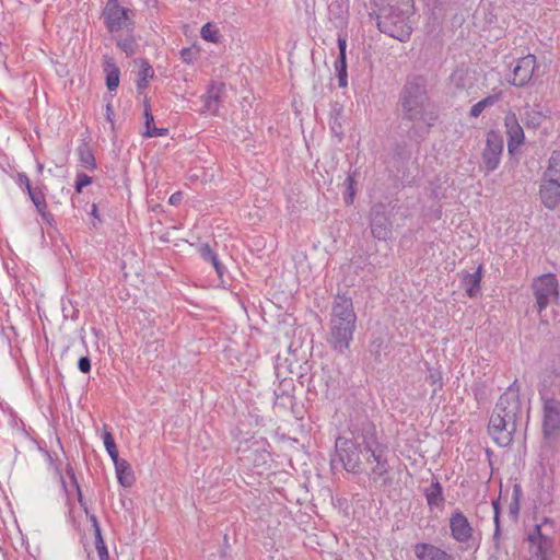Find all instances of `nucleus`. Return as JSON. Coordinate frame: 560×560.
I'll use <instances>...</instances> for the list:
<instances>
[{
  "instance_id": "1",
  "label": "nucleus",
  "mask_w": 560,
  "mask_h": 560,
  "mask_svg": "<svg viewBox=\"0 0 560 560\" xmlns=\"http://www.w3.org/2000/svg\"><path fill=\"white\" fill-rule=\"evenodd\" d=\"M335 450L348 472L361 474L363 462L375 463L371 469L374 479L389 472L388 446L380 441L375 423L363 412L350 416L347 430L336 439Z\"/></svg>"
},
{
  "instance_id": "2",
  "label": "nucleus",
  "mask_w": 560,
  "mask_h": 560,
  "mask_svg": "<svg viewBox=\"0 0 560 560\" xmlns=\"http://www.w3.org/2000/svg\"><path fill=\"white\" fill-rule=\"evenodd\" d=\"M402 122L410 124V139H423L439 115L427 93V80L422 75L408 78L399 96Z\"/></svg>"
},
{
  "instance_id": "3",
  "label": "nucleus",
  "mask_w": 560,
  "mask_h": 560,
  "mask_svg": "<svg viewBox=\"0 0 560 560\" xmlns=\"http://www.w3.org/2000/svg\"><path fill=\"white\" fill-rule=\"evenodd\" d=\"M514 385L499 397L488 424V433L500 447L512 443L521 412V400Z\"/></svg>"
},
{
  "instance_id": "4",
  "label": "nucleus",
  "mask_w": 560,
  "mask_h": 560,
  "mask_svg": "<svg viewBox=\"0 0 560 560\" xmlns=\"http://www.w3.org/2000/svg\"><path fill=\"white\" fill-rule=\"evenodd\" d=\"M542 401V431L545 440L552 446L560 443V384L552 376L545 377L539 385Z\"/></svg>"
},
{
  "instance_id": "5",
  "label": "nucleus",
  "mask_w": 560,
  "mask_h": 560,
  "mask_svg": "<svg viewBox=\"0 0 560 560\" xmlns=\"http://www.w3.org/2000/svg\"><path fill=\"white\" fill-rule=\"evenodd\" d=\"M413 13L411 0L402 2L400 5L390 4L380 9L375 16L378 30L400 42L408 39L412 32L410 16Z\"/></svg>"
},
{
  "instance_id": "6",
  "label": "nucleus",
  "mask_w": 560,
  "mask_h": 560,
  "mask_svg": "<svg viewBox=\"0 0 560 560\" xmlns=\"http://www.w3.org/2000/svg\"><path fill=\"white\" fill-rule=\"evenodd\" d=\"M533 295L539 313L546 310L553 301L559 299V282L553 273H545L532 282Z\"/></svg>"
},
{
  "instance_id": "7",
  "label": "nucleus",
  "mask_w": 560,
  "mask_h": 560,
  "mask_svg": "<svg viewBox=\"0 0 560 560\" xmlns=\"http://www.w3.org/2000/svg\"><path fill=\"white\" fill-rule=\"evenodd\" d=\"M355 328L357 320H337L336 318H329L327 342L330 348L341 354L349 350Z\"/></svg>"
},
{
  "instance_id": "8",
  "label": "nucleus",
  "mask_w": 560,
  "mask_h": 560,
  "mask_svg": "<svg viewBox=\"0 0 560 560\" xmlns=\"http://www.w3.org/2000/svg\"><path fill=\"white\" fill-rule=\"evenodd\" d=\"M547 525L552 526V522L545 518L542 524H536L528 530L527 541L532 553L529 560H548L552 553L553 541L549 534L542 530Z\"/></svg>"
},
{
  "instance_id": "9",
  "label": "nucleus",
  "mask_w": 560,
  "mask_h": 560,
  "mask_svg": "<svg viewBox=\"0 0 560 560\" xmlns=\"http://www.w3.org/2000/svg\"><path fill=\"white\" fill-rule=\"evenodd\" d=\"M504 150L503 136L499 130L491 129L486 133L485 148L481 152V167L485 174L494 172L502 159Z\"/></svg>"
},
{
  "instance_id": "10",
  "label": "nucleus",
  "mask_w": 560,
  "mask_h": 560,
  "mask_svg": "<svg viewBox=\"0 0 560 560\" xmlns=\"http://www.w3.org/2000/svg\"><path fill=\"white\" fill-rule=\"evenodd\" d=\"M102 16L109 33L133 27V21L129 16V10L121 7L118 0H107Z\"/></svg>"
},
{
  "instance_id": "11",
  "label": "nucleus",
  "mask_w": 560,
  "mask_h": 560,
  "mask_svg": "<svg viewBox=\"0 0 560 560\" xmlns=\"http://www.w3.org/2000/svg\"><path fill=\"white\" fill-rule=\"evenodd\" d=\"M504 127L508 137V151L514 155L525 142V133L515 113L509 112L504 116Z\"/></svg>"
},
{
  "instance_id": "12",
  "label": "nucleus",
  "mask_w": 560,
  "mask_h": 560,
  "mask_svg": "<svg viewBox=\"0 0 560 560\" xmlns=\"http://www.w3.org/2000/svg\"><path fill=\"white\" fill-rule=\"evenodd\" d=\"M451 537L459 544H468L474 537V528L460 510H455L450 517Z\"/></svg>"
},
{
  "instance_id": "13",
  "label": "nucleus",
  "mask_w": 560,
  "mask_h": 560,
  "mask_svg": "<svg viewBox=\"0 0 560 560\" xmlns=\"http://www.w3.org/2000/svg\"><path fill=\"white\" fill-rule=\"evenodd\" d=\"M371 215L372 235L380 241L388 240L392 236V222L385 213L384 206L373 207Z\"/></svg>"
},
{
  "instance_id": "14",
  "label": "nucleus",
  "mask_w": 560,
  "mask_h": 560,
  "mask_svg": "<svg viewBox=\"0 0 560 560\" xmlns=\"http://www.w3.org/2000/svg\"><path fill=\"white\" fill-rule=\"evenodd\" d=\"M535 68L536 57L534 55L529 54L520 58L513 69V79L511 83L517 88L526 85L532 79Z\"/></svg>"
},
{
  "instance_id": "15",
  "label": "nucleus",
  "mask_w": 560,
  "mask_h": 560,
  "mask_svg": "<svg viewBox=\"0 0 560 560\" xmlns=\"http://www.w3.org/2000/svg\"><path fill=\"white\" fill-rule=\"evenodd\" d=\"M330 318H336L337 320H357L352 298L348 296L346 293H338L331 303Z\"/></svg>"
},
{
  "instance_id": "16",
  "label": "nucleus",
  "mask_w": 560,
  "mask_h": 560,
  "mask_svg": "<svg viewBox=\"0 0 560 560\" xmlns=\"http://www.w3.org/2000/svg\"><path fill=\"white\" fill-rule=\"evenodd\" d=\"M539 198L547 209H556L560 202V183L542 176L539 185Z\"/></svg>"
},
{
  "instance_id": "17",
  "label": "nucleus",
  "mask_w": 560,
  "mask_h": 560,
  "mask_svg": "<svg viewBox=\"0 0 560 560\" xmlns=\"http://www.w3.org/2000/svg\"><path fill=\"white\" fill-rule=\"evenodd\" d=\"M330 380L329 371L320 368L319 370L314 371L307 380V390L315 395L328 397Z\"/></svg>"
},
{
  "instance_id": "18",
  "label": "nucleus",
  "mask_w": 560,
  "mask_h": 560,
  "mask_svg": "<svg viewBox=\"0 0 560 560\" xmlns=\"http://www.w3.org/2000/svg\"><path fill=\"white\" fill-rule=\"evenodd\" d=\"M418 560H455L454 556L438 546L419 542L415 546Z\"/></svg>"
},
{
  "instance_id": "19",
  "label": "nucleus",
  "mask_w": 560,
  "mask_h": 560,
  "mask_svg": "<svg viewBox=\"0 0 560 560\" xmlns=\"http://www.w3.org/2000/svg\"><path fill=\"white\" fill-rule=\"evenodd\" d=\"M483 267L480 265L472 273L462 271L459 273L462 287L469 298H475L480 291V282L482 279Z\"/></svg>"
},
{
  "instance_id": "20",
  "label": "nucleus",
  "mask_w": 560,
  "mask_h": 560,
  "mask_svg": "<svg viewBox=\"0 0 560 560\" xmlns=\"http://www.w3.org/2000/svg\"><path fill=\"white\" fill-rule=\"evenodd\" d=\"M546 115L539 105H526L521 113V120L528 129H537L545 121Z\"/></svg>"
},
{
  "instance_id": "21",
  "label": "nucleus",
  "mask_w": 560,
  "mask_h": 560,
  "mask_svg": "<svg viewBox=\"0 0 560 560\" xmlns=\"http://www.w3.org/2000/svg\"><path fill=\"white\" fill-rule=\"evenodd\" d=\"M428 506L430 510L442 509L445 503L442 485L438 479L433 480L429 487L423 490Z\"/></svg>"
},
{
  "instance_id": "22",
  "label": "nucleus",
  "mask_w": 560,
  "mask_h": 560,
  "mask_svg": "<svg viewBox=\"0 0 560 560\" xmlns=\"http://www.w3.org/2000/svg\"><path fill=\"white\" fill-rule=\"evenodd\" d=\"M116 476L120 486L130 488L135 483V474L130 464L122 458L114 460Z\"/></svg>"
},
{
  "instance_id": "23",
  "label": "nucleus",
  "mask_w": 560,
  "mask_h": 560,
  "mask_svg": "<svg viewBox=\"0 0 560 560\" xmlns=\"http://www.w3.org/2000/svg\"><path fill=\"white\" fill-rule=\"evenodd\" d=\"M67 474H68V476L70 477L72 488L77 491V494H78V501H79L80 505L84 509V511H85V513H86V515H88V517H89L90 522L92 523V526H93V528H94V534H95V536H96V535H98V534H102V532H101V526H100V523H98V521H97L96 515H94V514H89V512H88V508H86V505H85V503H84V501H83V495H82V492H81V489H80L79 482H78V480H77V477H75V475H74V471H73L72 467H70V466H69V467L67 468Z\"/></svg>"
},
{
  "instance_id": "24",
  "label": "nucleus",
  "mask_w": 560,
  "mask_h": 560,
  "mask_svg": "<svg viewBox=\"0 0 560 560\" xmlns=\"http://www.w3.org/2000/svg\"><path fill=\"white\" fill-rule=\"evenodd\" d=\"M223 89V83H212L209 86L207 94L203 96L205 107L208 112L212 114L218 112L220 95Z\"/></svg>"
},
{
  "instance_id": "25",
  "label": "nucleus",
  "mask_w": 560,
  "mask_h": 560,
  "mask_svg": "<svg viewBox=\"0 0 560 560\" xmlns=\"http://www.w3.org/2000/svg\"><path fill=\"white\" fill-rule=\"evenodd\" d=\"M198 253L203 260L211 262L218 276L222 278L225 272V267L221 264L211 246L208 243H201L198 247Z\"/></svg>"
},
{
  "instance_id": "26",
  "label": "nucleus",
  "mask_w": 560,
  "mask_h": 560,
  "mask_svg": "<svg viewBox=\"0 0 560 560\" xmlns=\"http://www.w3.org/2000/svg\"><path fill=\"white\" fill-rule=\"evenodd\" d=\"M342 113L343 108L338 102L331 105L329 126L332 133L339 139H341L343 136Z\"/></svg>"
},
{
  "instance_id": "27",
  "label": "nucleus",
  "mask_w": 560,
  "mask_h": 560,
  "mask_svg": "<svg viewBox=\"0 0 560 560\" xmlns=\"http://www.w3.org/2000/svg\"><path fill=\"white\" fill-rule=\"evenodd\" d=\"M154 70L147 59H140V70L137 79V89L139 91L148 88L149 81L153 79Z\"/></svg>"
},
{
  "instance_id": "28",
  "label": "nucleus",
  "mask_w": 560,
  "mask_h": 560,
  "mask_svg": "<svg viewBox=\"0 0 560 560\" xmlns=\"http://www.w3.org/2000/svg\"><path fill=\"white\" fill-rule=\"evenodd\" d=\"M542 176L560 183V150L551 153Z\"/></svg>"
},
{
  "instance_id": "29",
  "label": "nucleus",
  "mask_w": 560,
  "mask_h": 560,
  "mask_svg": "<svg viewBox=\"0 0 560 560\" xmlns=\"http://www.w3.org/2000/svg\"><path fill=\"white\" fill-rule=\"evenodd\" d=\"M104 71L106 72V86L108 91H115L119 85L120 70L113 60H107Z\"/></svg>"
},
{
  "instance_id": "30",
  "label": "nucleus",
  "mask_w": 560,
  "mask_h": 560,
  "mask_svg": "<svg viewBox=\"0 0 560 560\" xmlns=\"http://www.w3.org/2000/svg\"><path fill=\"white\" fill-rule=\"evenodd\" d=\"M78 154L79 161L83 167L92 171L96 168L94 154L88 143L84 142L78 148Z\"/></svg>"
},
{
  "instance_id": "31",
  "label": "nucleus",
  "mask_w": 560,
  "mask_h": 560,
  "mask_svg": "<svg viewBox=\"0 0 560 560\" xmlns=\"http://www.w3.org/2000/svg\"><path fill=\"white\" fill-rule=\"evenodd\" d=\"M500 93L498 94H491L487 97L480 100L477 102L472 107L470 108V116L471 117H478L486 108L493 106L495 103L500 100Z\"/></svg>"
},
{
  "instance_id": "32",
  "label": "nucleus",
  "mask_w": 560,
  "mask_h": 560,
  "mask_svg": "<svg viewBox=\"0 0 560 560\" xmlns=\"http://www.w3.org/2000/svg\"><path fill=\"white\" fill-rule=\"evenodd\" d=\"M335 69L338 78V86L346 88L348 85L347 59H337Z\"/></svg>"
},
{
  "instance_id": "33",
  "label": "nucleus",
  "mask_w": 560,
  "mask_h": 560,
  "mask_svg": "<svg viewBox=\"0 0 560 560\" xmlns=\"http://www.w3.org/2000/svg\"><path fill=\"white\" fill-rule=\"evenodd\" d=\"M102 438H103L104 446H105L109 457L112 458V460L114 462V460L118 459L119 458L118 451H117L115 439H114L112 432L105 430Z\"/></svg>"
},
{
  "instance_id": "34",
  "label": "nucleus",
  "mask_w": 560,
  "mask_h": 560,
  "mask_svg": "<svg viewBox=\"0 0 560 560\" xmlns=\"http://www.w3.org/2000/svg\"><path fill=\"white\" fill-rule=\"evenodd\" d=\"M355 173H349L343 183L346 187L345 202L347 205H351L353 202V198L355 196Z\"/></svg>"
},
{
  "instance_id": "35",
  "label": "nucleus",
  "mask_w": 560,
  "mask_h": 560,
  "mask_svg": "<svg viewBox=\"0 0 560 560\" xmlns=\"http://www.w3.org/2000/svg\"><path fill=\"white\" fill-rule=\"evenodd\" d=\"M425 380L433 387L432 397L436 394L438 390L442 389V387H443L442 374L439 370L429 369V373H428Z\"/></svg>"
},
{
  "instance_id": "36",
  "label": "nucleus",
  "mask_w": 560,
  "mask_h": 560,
  "mask_svg": "<svg viewBox=\"0 0 560 560\" xmlns=\"http://www.w3.org/2000/svg\"><path fill=\"white\" fill-rule=\"evenodd\" d=\"M27 194L32 202L34 203L36 210L47 208L45 195L39 188L28 187Z\"/></svg>"
},
{
  "instance_id": "37",
  "label": "nucleus",
  "mask_w": 560,
  "mask_h": 560,
  "mask_svg": "<svg viewBox=\"0 0 560 560\" xmlns=\"http://www.w3.org/2000/svg\"><path fill=\"white\" fill-rule=\"evenodd\" d=\"M116 44L117 47H119L127 56H132L138 46L136 39L131 35L117 39Z\"/></svg>"
},
{
  "instance_id": "38",
  "label": "nucleus",
  "mask_w": 560,
  "mask_h": 560,
  "mask_svg": "<svg viewBox=\"0 0 560 560\" xmlns=\"http://www.w3.org/2000/svg\"><path fill=\"white\" fill-rule=\"evenodd\" d=\"M200 35L202 39L210 42V43H217L218 42V30L217 27L211 23H206L200 31Z\"/></svg>"
},
{
  "instance_id": "39",
  "label": "nucleus",
  "mask_w": 560,
  "mask_h": 560,
  "mask_svg": "<svg viewBox=\"0 0 560 560\" xmlns=\"http://www.w3.org/2000/svg\"><path fill=\"white\" fill-rule=\"evenodd\" d=\"M492 506H493V511H494V533H493V540L495 542V546H498L499 544V539H500V532H501V528H500V502L499 500H494L492 502Z\"/></svg>"
},
{
  "instance_id": "40",
  "label": "nucleus",
  "mask_w": 560,
  "mask_h": 560,
  "mask_svg": "<svg viewBox=\"0 0 560 560\" xmlns=\"http://www.w3.org/2000/svg\"><path fill=\"white\" fill-rule=\"evenodd\" d=\"M384 347V340L382 338H375L370 345V351L374 355L375 361L382 362L381 352Z\"/></svg>"
},
{
  "instance_id": "41",
  "label": "nucleus",
  "mask_w": 560,
  "mask_h": 560,
  "mask_svg": "<svg viewBox=\"0 0 560 560\" xmlns=\"http://www.w3.org/2000/svg\"><path fill=\"white\" fill-rule=\"evenodd\" d=\"M144 125H145V131H150L154 126V117L151 112V106L149 101L144 100Z\"/></svg>"
},
{
  "instance_id": "42",
  "label": "nucleus",
  "mask_w": 560,
  "mask_h": 560,
  "mask_svg": "<svg viewBox=\"0 0 560 560\" xmlns=\"http://www.w3.org/2000/svg\"><path fill=\"white\" fill-rule=\"evenodd\" d=\"M92 183V177L85 173H78L75 178V191L82 192L83 188Z\"/></svg>"
},
{
  "instance_id": "43",
  "label": "nucleus",
  "mask_w": 560,
  "mask_h": 560,
  "mask_svg": "<svg viewBox=\"0 0 560 560\" xmlns=\"http://www.w3.org/2000/svg\"><path fill=\"white\" fill-rule=\"evenodd\" d=\"M179 54L183 61L188 65L192 63L197 56V51L191 47H184Z\"/></svg>"
},
{
  "instance_id": "44",
  "label": "nucleus",
  "mask_w": 560,
  "mask_h": 560,
  "mask_svg": "<svg viewBox=\"0 0 560 560\" xmlns=\"http://www.w3.org/2000/svg\"><path fill=\"white\" fill-rule=\"evenodd\" d=\"M95 548L97 550L98 557L109 556L102 534L95 536Z\"/></svg>"
},
{
  "instance_id": "45",
  "label": "nucleus",
  "mask_w": 560,
  "mask_h": 560,
  "mask_svg": "<svg viewBox=\"0 0 560 560\" xmlns=\"http://www.w3.org/2000/svg\"><path fill=\"white\" fill-rule=\"evenodd\" d=\"M339 56L337 59H347L346 49H347V38L346 36L339 34L337 38Z\"/></svg>"
},
{
  "instance_id": "46",
  "label": "nucleus",
  "mask_w": 560,
  "mask_h": 560,
  "mask_svg": "<svg viewBox=\"0 0 560 560\" xmlns=\"http://www.w3.org/2000/svg\"><path fill=\"white\" fill-rule=\"evenodd\" d=\"M78 369L82 373H89L91 371V360L88 355L81 357L79 359Z\"/></svg>"
},
{
  "instance_id": "47",
  "label": "nucleus",
  "mask_w": 560,
  "mask_h": 560,
  "mask_svg": "<svg viewBox=\"0 0 560 560\" xmlns=\"http://www.w3.org/2000/svg\"><path fill=\"white\" fill-rule=\"evenodd\" d=\"M167 133H168V129H166V128L153 127L150 131H144L143 136L147 138H153V137L166 136Z\"/></svg>"
},
{
  "instance_id": "48",
  "label": "nucleus",
  "mask_w": 560,
  "mask_h": 560,
  "mask_svg": "<svg viewBox=\"0 0 560 560\" xmlns=\"http://www.w3.org/2000/svg\"><path fill=\"white\" fill-rule=\"evenodd\" d=\"M371 3L373 5V12L371 13V16H373L376 14V12H380V9L390 5L392 0H371Z\"/></svg>"
},
{
  "instance_id": "49",
  "label": "nucleus",
  "mask_w": 560,
  "mask_h": 560,
  "mask_svg": "<svg viewBox=\"0 0 560 560\" xmlns=\"http://www.w3.org/2000/svg\"><path fill=\"white\" fill-rule=\"evenodd\" d=\"M39 215L42 217L43 221L47 223L48 225H52L55 223L54 214L50 213L47 208H43L40 210H37Z\"/></svg>"
},
{
  "instance_id": "50",
  "label": "nucleus",
  "mask_w": 560,
  "mask_h": 560,
  "mask_svg": "<svg viewBox=\"0 0 560 560\" xmlns=\"http://www.w3.org/2000/svg\"><path fill=\"white\" fill-rule=\"evenodd\" d=\"M275 370L278 377H283V380L287 378L284 365L282 364L280 357L277 358Z\"/></svg>"
},
{
  "instance_id": "51",
  "label": "nucleus",
  "mask_w": 560,
  "mask_h": 560,
  "mask_svg": "<svg viewBox=\"0 0 560 560\" xmlns=\"http://www.w3.org/2000/svg\"><path fill=\"white\" fill-rule=\"evenodd\" d=\"M19 184H20L21 186H24V187H25V189H26V191H28V187H32L31 182H30V178H28V177H27V175H26V174H24V173H20V174H19Z\"/></svg>"
},
{
  "instance_id": "52",
  "label": "nucleus",
  "mask_w": 560,
  "mask_h": 560,
  "mask_svg": "<svg viewBox=\"0 0 560 560\" xmlns=\"http://www.w3.org/2000/svg\"><path fill=\"white\" fill-rule=\"evenodd\" d=\"M183 199V194L180 191L174 192L168 202L173 206H177L180 203Z\"/></svg>"
},
{
  "instance_id": "53",
  "label": "nucleus",
  "mask_w": 560,
  "mask_h": 560,
  "mask_svg": "<svg viewBox=\"0 0 560 560\" xmlns=\"http://www.w3.org/2000/svg\"><path fill=\"white\" fill-rule=\"evenodd\" d=\"M259 450H261V452L259 453V457L265 463L267 460V458L270 457V454L264 447H257L254 450V452H258Z\"/></svg>"
},
{
  "instance_id": "54",
  "label": "nucleus",
  "mask_w": 560,
  "mask_h": 560,
  "mask_svg": "<svg viewBox=\"0 0 560 560\" xmlns=\"http://www.w3.org/2000/svg\"><path fill=\"white\" fill-rule=\"evenodd\" d=\"M91 215L94 217L97 221H101L96 203H92L91 206Z\"/></svg>"
},
{
  "instance_id": "55",
  "label": "nucleus",
  "mask_w": 560,
  "mask_h": 560,
  "mask_svg": "<svg viewBox=\"0 0 560 560\" xmlns=\"http://www.w3.org/2000/svg\"><path fill=\"white\" fill-rule=\"evenodd\" d=\"M113 115H114L113 106H112V104H109V103H108V104L106 105V116H107V119H108L109 121H112V116H113Z\"/></svg>"
},
{
  "instance_id": "56",
  "label": "nucleus",
  "mask_w": 560,
  "mask_h": 560,
  "mask_svg": "<svg viewBox=\"0 0 560 560\" xmlns=\"http://www.w3.org/2000/svg\"><path fill=\"white\" fill-rule=\"evenodd\" d=\"M510 512L514 515H517L518 513V502L515 500L513 504L510 505Z\"/></svg>"
},
{
  "instance_id": "57",
  "label": "nucleus",
  "mask_w": 560,
  "mask_h": 560,
  "mask_svg": "<svg viewBox=\"0 0 560 560\" xmlns=\"http://www.w3.org/2000/svg\"><path fill=\"white\" fill-rule=\"evenodd\" d=\"M100 560H109V556L100 557Z\"/></svg>"
},
{
  "instance_id": "58",
  "label": "nucleus",
  "mask_w": 560,
  "mask_h": 560,
  "mask_svg": "<svg viewBox=\"0 0 560 560\" xmlns=\"http://www.w3.org/2000/svg\"><path fill=\"white\" fill-rule=\"evenodd\" d=\"M299 378H300V384H301V385H303V384H304L303 375L301 374V375L299 376Z\"/></svg>"
},
{
  "instance_id": "59",
  "label": "nucleus",
  "mask_w": 560,
  "mask_h": 560,
  "mask_svg": "<svg viewBox=\"0 0 560 560\" xmlns=\"http://www.w3.org/2000/svg\"><path fill=\"white\" fill-rule=\"evenodd\" d=\"M43 167H44V166H43L42 164H38V165H37V168H38V171H39V172H42V171H43Z\"/></svg>"
},
{
  "instance_id": "60",
  "label": "nucleus",
  "mask_w": 560,
  "mask_h": 560,
  "mask_svg": "<svg viewBox=\"0 0 560 560\" xmlns=\"http://www.w3.org/2000/svg\"><path fill=\"white\" fill-rule=\"evenodd\" d=\"M254 444H259V442H253V445H254ZM260 444L264 446V445H265V442H264V441H261V442H260Z\"/></svg>"
},
{
  "instance_id": "61",
  "label": "nucleus",
  "mask_w": 560,
  "mask_h": 560,
  "mask_svg": "<svg viewBox=\"0 0 560 560\" xmlns=\"http://www.w3.org/2000/svg\"><path fill=\"white\" fill-rule=\"evenodd\" d=\"M284 369L289 370V373H292V370H290V366H284Z\"/></svg>"
},
{
  "instance_id": "62",
  "label": "nucleus",
  "mask_w": 560,
  "mask_h": 560,
  "mask_svg": "<svg viewBox=\"0 0 560 560\" xmlns=\"http://www.w3.org/2000/svg\"><path fill=\"white\" fill-rule=\"evenodd\" d=\"M284 369L289 370V373H292V370H290V366H284Z\"/></svg>"
}]
</instances>
